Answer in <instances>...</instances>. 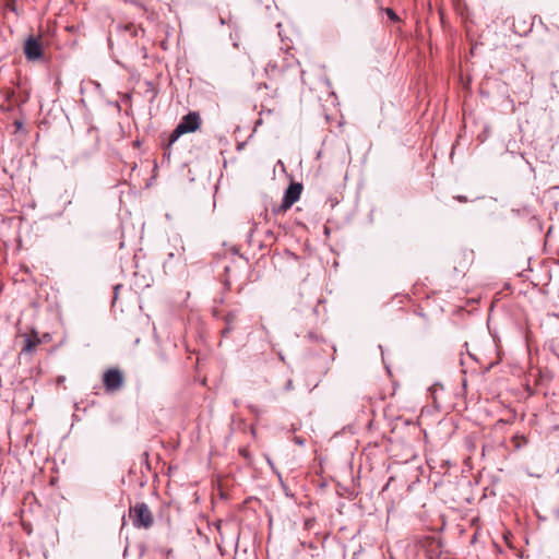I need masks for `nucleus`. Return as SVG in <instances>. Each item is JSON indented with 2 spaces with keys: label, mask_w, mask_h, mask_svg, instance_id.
I'll use <instances>...</instances> for the list:
<instances>
[{
  "label": "nucleus",
  "mask_w": 559,
  "mask_h": 559,
  "mask_svg": "<svg viewBox=\"0 0 559 559\" xmlns=\"http://www.w3.org/2000/svg\"><path fill=\"white\" fill-rule=\"evenodd\" d=\"M292 386V381L289 380L287 383V388L289 389Z\"/></svg>",
  "instance_id": "4468645a"
},
{
  "label": "nucleus",
  "mask_w": 559,
  "mask_h": 559,
  "mask_svg": "<svg viewBox=\"0 0 559 559\" xmlns=\"http://www.w3.org/2000/svg\"><path fill=\"white\" fill-rule=\"evenodd\" d=\"M234 320H235V314H233V313H229L226 317V328L223 330L224 335L231 331V323L234 322Z\"/></svg>",
  "instance_id": "0eeeda50"
},
{
  "label": "nucleus",
  "mask_w": 559,
  "mask_h": 559,
  "mask_svg": "<svg viewBox=\"0 0 559 559\" xmlns=\"http://www.w3.org/2000/svg\"><path fill=\"white\" fill-rule=\"evenodd\" d=\"M457 200H459V201H461V202H465V201H466V198H465V197H461V195H459V197H457Z\"/></svg>",
  "instance_id": "9b49d317"
},
{
  "label": "nucleus",
  "mask_w": 559,
  "mask_h": 559,
  "mask_svg": "<svg viewBox=\"0 0 559 559\" xmlns=\"http://www.w3.org/2000/svg\"><path fill=\"white\" fill-rule=\"evenodd\" d=\"M201 127V116L198 111L185 115L169 136L168 146L173 145L182 134L195 132Z\"/></svg>",
  "instance_id": "f257e3e1"
},
{
  "label": "nucleus",
  "mask_w": 559,
  "mask_h": 559,
  "mask_svg": "<svg viewBox=\"0 0 559 559\" xmlns=\"http://www.w3.org/2000/svg\"><path fill=\"white\" fill-rule=\"evenodd\" d=\"M24 53L28 60L34 61L40 59L43 55L41 43L33 36L28 37L24 44Z\"/></svg>",
  "instance_id": "39448f33"
},
{
  "label": "nucleus",
  "mask_w": 559,
  "mask_h": 559,
  "mask_svg": "<svg viewBox=\"0 0 559 559\" xmlns=\"http://www.w3.org/2000/svg\"><path fill=\"white\" fill-rule=\"evenodd\" d=\"M302 191V185L299 182H293L288 186V188L285 191L283 201H282V209L287 210L289 209L295 202H297L300 198Z\"/></svg>",
  "instance_id": "20e7f679"
},
{
  "label": "nucleus",
  "mask_w": 559,
  "mask_h": 559,
  "mask_svg": "<svg viewBox=\"0 0 559 559\" xmlns=\"http://www.w3.org/2000/svg\"><path fill=\"white\" fill-rule=\"evenodd\" d=\"M14 124L16 126V129H17V130H20V129L23 127V123H22L21 121H19V120H16V121L14 122Z\"/></svg>",
  "instance_id": "1a4fd4ad"
},
{
  "label": "nucleus",
  "mask_w": 559,
  "mask_h": 559,
  "mask_svg": "<svg viewBox=\"0 0 559 559\" xmlns=\"http://www.w3.org/2000/svg\"><path fill=\"white\" fill-rule=\"evenodd\" d=\"M238 251H239V250H238V247H231V252H233L234 254H237V253H238Z\"/></svg>",
  "instance_id": "9d476101"
},
{
  "label": "nucleus",
  "mask_w": 559,
  "mask_h": 559,
  "mask_svg": "<svg viewBox=\"0 0 559 559\" xmlns=\"http://www.w3.org/2000/svg\"><path fill=\"white\" fill-rule=\"evenodd\" d=\"M296 443L302 445L304 444V440L299 439V438H296Z\"/></svg>",
  "instance_id": "f8f14e48"
},
{
  "label": "nucleus",
  "mask_w": 559,
  "mask_h": 559,
  "mask_svg": "<svg viewBox=\"0 0 559 559\" xmlns=\"http://www.w3.org/2000/svg\"><path fill=\"white\" fill-rule=\"evenodd\" d=\"M24 346L22 348V354H28L32 355L38 344L40 343V340L38 338L37 334L35 333L34 336L24 335Z\"/></svg>",
  "instance_id": "423d86ee"
},
{
  "label": "nucleus",
  "mask_w": 559,
  "mask_h": 559,
  "mask_svg": "<svg viewBox=\"0 0 559 559\" xmlns=\"http://www.w3.org/2000/svg\"><path fill=\"white\" fill-rule=\"evenodd\" d=\"M129 516L135 528H150L154 522L152 512L144 502H136L130 507Z\"/></svg>",
  "instance_id": "f03ea898"
},
{
  "label": "nucleus",
  "mask_w": 559,
  "mask_h": 559,
  "mask_svg": "<svg viewBox=\"0 0 559 559\" xmlns=\"http://www.w3.org/2000/svg\"><path fill=\"white\" fill-rule=\"evenodd\" d=\"M284 252H285L286 254H290V251H289L287 248H285V249H284Z\"/></svg>",
  "instance_id": "ddd939ff"
},
{
  "label": "nucleus",
  "mask_w": 559,
  "mask_h": 559,
  "mask_svg": "<svg viewBox=\"0 0 559 559\" xmlns=\"http://www.w3.org/2000/svg\"><path fill=\"white\" fill-rule=\"evenodd\" d=\"M384 12L392 22L399 21L397 14L391 8H386Z\"/></svg>",
  "instance_id": "6e6552de"
},
{
  "label": "nucleus",
  "mask_w": 559,
  "mask_h": 559,
  "mask_svg": "<svg viewBox=\"0 0 559 559\" xmlns=\"http://www.w3.org/2000/svg\"><path fill=\"white\" fill-rule=\"evenodd\" d=\"M103 382L107 392H116L123 385V374L119 369H108L103 376Z\"/></svg>",
  "instance_id": "7ed1b4c3"
}]
</instances>
